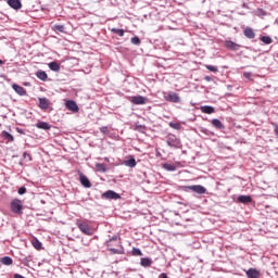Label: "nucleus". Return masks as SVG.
<instances>
[{
  "mask_svg": "<svg viewBox=\"0 0 278 278\" xmlns=\"http://www.w3.org/2000/svg\"><path fill=\"white\" fill-rule=\"evenodd\" d=\"M1 137L4 139V140H8V142H14V136H12V134L3 130L1 132Z\"/></svg>",
  "mask_w": 278,
  "mask_h": 278,
  "instance_id": "23",
  "label": "nucleus"
},
{
  "mask_svg": "<svg viewBox=\"0 0 278 278\" xmlns=\"http://www.w3.org/2000/svg\"><path fill=\"white\" fill-rule=\"evenodd\" d=\"M243 77H245V79H251V77H253V74L251 72H245L243 73Z\"/></svg>",
  "mask_w": 278,
  "mask_h": 278,
  "instance_id": "38",
  "label": "nucleus"
},
{
  "mask_svg": "<svg viewBox=\"0 0 278 278\" xmlns=\"http://www.w3.org/2000/svg\"><path fill=\"white\" fill-rule=\"evenodd\" d=\"M77 227L81 233H85V236H92L94 233L92 228H90V225H88L86 222H77Z\"/></svg>",
  "mask_w": 278,
  "mask_h": 278,
  "instance_id": "3",
  "label": "nucleus"
},
{
  "mask_svg": "<svg viewBox=\"0 0 278 278\" xmlns=\"http://www.w3.org/2000/svg\"><path fill=\"white\" fill-rule=\"evenodd\" d=\"M0 64H3V61H2V60H0Z\"/></svg>",
  "mask_w": 278,
  "mask_h": 278,
  "instance_id": "47",
  "label": "nucleus"
},
{
  "mask_svg": "<svg viewBox=\"0 0 278 278\" xmlns=\"http://www.w3.org/2000/svg\"><path fill=\"white\" fill-rule=\"evenodd\" d=\"M169 127H172V129H176L177 131H179V129H181V124L169 122Z\"/></svg>",
  "mask_w": 278,
  "mask_h": 278,
  "instance_id": "33",
  "label": "nucleus"
},
{
  "mask_svg": "<svg viewBox=\"0 0 278 278\" xmlns=\"http://www.w3.org/2000/svg\"><path fill=\"white\" fill-rule=\"evenodd\" d=\"M136 159L130 156L128 160L124 161V166H128V168H136Z\"/></svg>",
  "mask_w": 278,
  "mask_h": 278,
  "instance_id": "17",
  "label": "nucleus"
},
{
  "mask_svg": "<svg viewBox=\"0 0 278 278\" xmlns=\"http://www.w3.org/2000/svg\"><path fill=\"white\" fill-rule=\"evenodd\" d=\"M23 157H25V159L28 157V160H31V155H29V153H27V152H24Z\"/></svg>",
  "mask_w": 278,
  "mask_h": 278,
  "instance_id": "40",
  "label": "nucleus"
},
{
  "mask_svg": "<svg viewBox=\"0 0 278 278\" xmlns=\"http://www.w3.org/2000/svg\"><path fill=\"white\" fill-rule=\"evenodd\" d=\"M211 124L213 127H215V129H225V125H223V122H220L218 118H213Z\"/></svg>",
  "mask_w": 278,
  "mask_h": 278,
  "instance_id": "18",
  "label": "nucleus"
},
{
  "mask_svg": "<svg viewBox=\"0 0 278 278\" xmlns=\"http://www.w3.org/2000/svg\"><path fill=\"white\" fill-rule=\"evenodd\" d=\"M184 192H195L197 194H205L207 192V189L201 185H192V186H184L182 187Z\"/></svg>",
  "mask_w": 278,
  "mask_h": 278,
  "instance_id": "2",
  "label": "nucleus"
},
{
  "mask_svg": "<svg viewBox=\"0 0 278 278\" xmlns=\"http://www.w3.org/2000/svg\"><path fill=\"white\" fill-rule=\"evenodd\" d=\"M225 47H226V49H229L230 51H240L242 46H240L239 43H236L231 40H226Z\"/></svg>",
  "mask_w": 278,
  "mask_h": 278,
  "instance_id": "7",
  "label": "nucleus"
},
{
  "mask_svg": "<svg viewBox=\"0 0 278 278\" xmlns=\"http://www.w3.org/2000/svg\"><path fill=\"white\" fill-rule=\"evenodd\" d=\"M39 108L40 110H49V99L39 98Z\"/></svg>",
  "mask_w": 278,
  "mask_h": 278,
  "instance_id": "14",
  "label": "nucleus"
},
{
  "mask_svg": "<svg viewBox=\"0 0 278 278\" xmlns=\"http://www.w3.org/2000/svg\"><path fill=\"white\" fill-rule=\"evenodd\" d=\"M12 88L16 92V94H20V97H25L27 94V90H25L20 85L13 84Z\"/></svg>",
  "mask_w": 278,
  "mask_h": 278,
  "instance_id": "10",
  "label": "nucleus"
},
{
  "mask_svg": "<svg viewBox=\"0 0 278 278\" xmlns=\"http://www.w3.org/2000/svg\"><path fill=\"white\" fill-rule=\"evenodd\" d=\"M37 129H43V131H49L51 129V125L47 122H39L36 124Z\"/></svg>",
  "mask_w": 278,
  "mask_h": 278,
  "instance_id": "16",
  "label": "nucleus"
},
{
  "mask_svg": "<svg viewBox=\"0 0 278 278\" xmlns=\"http://www.w3.org/2000/svg\"><path fill=\"white\" fill-rule=\"evenodd\" d=\"M65 108L74 113L79 112V106L77 105V102H75L74 100H67L65 103Z\"/></svg>",
  "mask_w": 278,
  "mask_h": 278,
  "instance_id": "6",
  "label": "nucleus"
},
{
  "mask_svg": "<svg viewBox=\"0 0 278 278\" xmlns=\"http://www.w3.org/2000/svg\"><path fill=\"white\" fill-rule=\"evenodd\" d=\"M31 244L37 251H40V249H42V243L40 242V240H38V238H34L31 240Z\"/></svg>",
  "mask_w": 278,
  "mask_h": 278,
  "instance_id": "29",
  "label": "nucleus"
},
{
  "mask_svg": "<svg viewBox=\"0 0 278 278\" xmlns=\"http://www.w3.org/2000/svg\"><path fill=\"white\" fill-rule=\"evenodd\" d=\"M153 264V261L149 257H142L140 260V265L143 266V268H149Z\"/></svg>",
  "mask_w": 278,
  "mask_h": 278,
  "instance_id": "20",
  "label": "nucleus"
},
{
  "mask_svg": "<svg viewBox=\"0 0 278 278\" xmlns=\"http://www.w3.org/2000/svg\"><path fill=\"white\" fill-rule=\"evenodd\" d=\"M102 199H108L109 201H118L121 199V194L116 191L108 190L102 194Z\"/></svg>",
  "mask_w": 278,
  "mask_h": 278,
  "instance_id": "5",
  "label": "nucleus"
},
{
  "mask_svg": "<svg viewBox=\"0 0 278 278\" xmlns=\"http://www.w3.org/2000/svg\"><path fill=\"white\" fill-rule=\"evenodd\" d=\"M167 101H170L172 103H181V98L178 93L172 92L167 96Z\"/></svg>",
  "mask_w": 278,
  "mask_h": 278,
  "instance_id": "9",
  "label": "nucleus"
},
{
  "mask_svg": "<svg viewBox=\"0 0 278 278\" xmlns=\"http://www.w3.org/2000/svg\"><path fill=\"white\" fill-rule=\"evenodd\" d=\"M36 77L38 78V79H40L41 81H47V79H48V75H47V72H45V71H42V70H39V71H37V73H36Z\"/></svg>",
  "mask_w": 278,
  "mask_h": 278,
  "instance_id": "19",
  "label": "nucleus"
},
{
  "mask_svg": "<svg viewBox=\"0 0 278 278\" xmlns=\"http://www.w3.org/2000/svg\"><path fill=\"white\" fill-rule=\"evenodd\" d=\"M247 276H248L249 278H260V271H257V269L250 268V269L247 271Z\"/></svg>",
  "mask_w": 278,
  "mask_h": 278,
  "instance_id": "25",
  "label": "nucleus"
},
{
  "mask_svg": "<svg viewBox=\"0 0 278 278\" xmlns=\"http://www.w3.org/2000/svg\"><path fill=\"white\" fill-rule=\"evenodd\" d=\"M156 155H161L160 152H157Z\"/></svg>",
  "mask_w": 278,
  "mask_h": 278,
  "instance_id": "48",
  "label": "nucleus"
},
{
  "mask_svg": "<svg viewBox=\"0 0 278 278\" xmlns=\"http://www.w3.org/2000/svg\"><path fill=\"white\" fill-rule=\"evenodd\" d=\"M205 81H212V78L210 76L204 77Z\"/></svg>",
  "mask_w": 278,
  "mask_h": 278,
  "instance_id": "42",
  "label": "nucleus"
},
{
  "mask_svg": "<svg viewBox=\"0 0 278 278\" xmlns=\"http://www.w3.org/2000/svg\"><path fill=\"white\" fill-rule=\"evenodd\" d=\"M80 184L84 186V188H92V184L90 182V179L87 178L86 175L80 174Z\"/></svg>",
  "mask_w": 278,
  "mask_h": 278,
  "instance_id": "12",
  "label": "nucleus"
},
{
  "mask_svg": "<svg viewBox=\"0 0 278 278\" xmlns=\"http://www.w3.org/2000/svg\"><path fill=\"white\" fill-rule=\"evenodd\" d=\"M50 71H53L54 73H60V65L58 62L53 61L48 64Z\"/></svg>",
  "mask_w": 278,
  "mask_h": 278,
  "instance_id": "26",
  "label": "nucleus"
},
{
  "mask_svg": "<svg viewBox=\"0 0 278 278\" xmlns=\"http://www.w3.org/2000/svg\"><path fill=\"white\" fill-rule=\"evenodd\" d=\"M159 278H168V275L166 273H162L159 275Z\"/></svg>",
  "mask_w": 278,
  "mask_h": 278,
  "instance_id": "41",
  "label": "nucleus"
},
{
  "mask_svg": "<svg viewBox=\"0 0 278 278\" xmlns=\"http://www.w3.org/2000/svg\"><path fill=\"white\" fill-rule=\"evenodd\" d=\"M8 5H10V8L13 10H21L23 8L21 0H8Z\"/></svg>",
  "mask_w": 278,
  "mask_h": 278,
  "instance_id": "8",
  "label": "nucleus"
},
{
  "mask_svg": "<svg viewBox=\"0 0 278 278\" xmlns=\"http://www.w3.org/2000/svg\"><path fill=\"white\" fill-rule=\"evenodd\" d=\"M245 38H249L250 40H253L255 38V31L251 27H247L243 31Z\"/></svg>",
  "mask_w": 278,
  "mask_h": 278,
  "instance_id": "13",
  "label": "nucleus"
},
{
  "mask_svg": "<svg viewBox=\"0 0 278 278\" xmlns=\"http://www.w3.org/2000/svg\"><path fill=\"white\" fill-rule=\"evenodd\" d=\"M96 170L98 173H108V166H105V164H103V163H97Z\"/></svg>",
  "mask_w": 278,
  "mask_h": 278,
  "instance_id": "27",
  "label": "nucleus"
},
{
  "mask_svg": "<svg viewBox=\"0 0 278 278\" xmlns=\"http://www.w3.org/2000/svg\"><path fill=\"white\" fill-rule=\"evenodd\" d=\"M163 168H164V170H167L168 173H175V170H177V166H175L174 164H170V163L163 164Z\"/></svg>",
  "mask_w": 278,
  "mask_h": 278,
  "instance_id": "24",
  "label": "nucleus"
},
{
  "mask_svg": "<svg viewBox=\"0 0 278 278\" xmlns=\"http://www.w3.org/2000/svg\"><path fill=\"white\" fill-rule=\"evenodd\" d=\"M207 71H210L211 73H218V67L214 66V65H206Z\"/></svg>",
  "mask_w": 278,
  "mask_h": 278,
  "instance_id": "35",
  "label": "nucleus"
},
{
  "mask_svg": "<svg viewBox=\"0 0 278 278\" xmlns=\"http://www.w3.org/2000/svg\"><path fill=\"white\" fill-rule=\"evenodd\" d=\"M1 264H3L4 266H12L13 264V260L12 257L10 256H3L1 260H0Z\"/></svg>",
  "mask_w": 278,
  "mask_h": 278,
  "instance_id": "28",
  "label": "nucleus"
},
{
  "mask_svg": "<svg viewBox=\"0 0 278 278\" xmlns=\"http://www.w3.org/2000/svg\"><path fill=\"white\" fill-rule=\"evenodd\" d=\"M52 30H54L55 34H65L66 27L64 25L55 24L52 26Z\"/></svg>",
  "mask_w": 278,
  "mask_h": 278,
  "instance_id": "15",
  "label": "nucleus"
},
{
  "mask_svg": "<svg viewBox=\"0 0 278 278\" xmlns=\"http://www.w3.org/2000/svg\"><path fill=\"white\" fill-rule=\"evenodd\" d=\"M132 103H135V105H144L147 103V98L142 96L132 97Z\"/></svg>",
  "mask_w": 278,
  "mask_h": 278,
  "instance_id": "11",
  "label": "nucleus"
},
{
  "mask_svg": "<svg viewBox=\"0 0 278 278\" xmlns=\"http://www.w3.org/2000/svg\"><path fill=\"white\" fill-rule=\"evenodd\" d=\"M228 90H231V86H228Z\"/></svg>",
  "mask_w": 278,
  "mask_h": 278,
  "instance_id": "46",
  "label": "nucleus"
},
{
  "mask_svg": "<svg viewBox=\"0 0 278 278\" xmlns=\"http://www.w3.org/2000/svg\"><path fill=\"white\" fill-rule=\"evenodd\" d=\"M131 255H134L135 257H140L142 256V250L138 248H134L131 251Z\"/></svg>",
  "mask_w": 278,
  "mask_h": 278,
  "instance_id": "31",
  "label": "nucleus"
},
{
  "mask_svg": "<svg viewBox=\"0 0 278 278\" xmlns=\"http://www.w3.org/2000/svg\"><path fill=\"white\" fill-rule=\"evenodd\" d=\"M131 45H140V38L138 36H135L130 39Z\"/></svg>",
  "mask_w": 278,
  "mask_h": 278,
  "instance_id": "36",
  "label": "nucleus"
},
{
  "mask_svg": "<svg viewBox=\"0 0 278 278\" xmlns=\"http://www.w3.org/2000/svg\"><path fill=\"white\" fill-rule=\"evenodd\" d=\"M116 240H118V237H116V236L111 238V241H116Z\"/></svg>",
  "mask_w": 278,
  "mask_h": 278,
  "instance_id": "43",
  "label": "nucleus"
},
{
  "mask_svg": "<svg viewBox=\"0 0 278 278\" xmlns=\"http://www.w3.org/2000/svg\"><path fill=\"white\" fill-rule=\"evenodd\" d=\"M11 210L14 214H22L23 213V204L21 200L15 199L11 202Z\"/></svg>",
  "mask_w": 278,
  "mask_h": 278,
  "instance_id": "4",
  "label": "nucleus"
},
{
  "mask_svg": "<svg viewBox=\"0 0 278 278\" xmlns=\"http://www.w3.org/2000/svg\"><path fill=\"white\" fill-rule=\"evenodd\" d=\"M201 112H203V114H214L215 109L212 105H204L201 106Z\"/></svg>",
  "mask_w": 278,
  "mask_h": 278,
  "instance_id": "21",
  "label": "nucleus"
},
{
  "mask_svg": "<svg viewBox=\"0 0 278 278\" xmlns=\"http://www.w3.org/2000/svg\"><path fill=\"white\" fill-rule=\"evenodd\" d=\"M238 201L239 203H251L253 201V198H251V195H239L238 197Z\"/></svg>",
  "mask_w": 278,
  "mask_h": 278,
  "instance_id": "22",
  "label": "nucleus"
},
{
  "mask_svg": "<svg viewBox=\"0 0 278 278\" xmlns=\"http://www.w3.org/2000/svg\"><path fill=\"white\" fill-rule=\"evenodd\" d=\"M111 31H112V34H117V36H121V38H123V36H125V30L121 29V28H112Z\"/></svg>",
  "mask_w": 278,
  "mask_h": 278,
  "instance_id": "30",
  "label": "nucleus"
},
{
  "mask_svg": "<svg viewBox=\"0 0 278 278\" xmlns=\"http://www.w3.org/2000/svg\"><path fill=\"white\" fill-rule=\"evenodd\" d=\"M166 144L168 147H172L173 149H181L182 144H181V140L179 138H177V136L169 134L166 137Z\"/></svg>",
  "mask_w": 278,
  "mask_h": 278,
  "instance_id": "1",
  "label": "nucleus"
},
{
  "mask_svg": "<svg viewBox=\"0 0 278 278\" xmlns=\"http://www.w3.org/2000/svg\"><path fill=\"white\" fill-rule=\"evenodd\" d=\"M261 40L264 42V45H271L273 43V38L269 36H262Z\"/></svg>",
  "mask_w": 278,
  "mask_h": 278,
  "instance_id": "32",
  "label": "nucleus"
},
{
  "mask_svg": "<svg viewBox=\"0 0 278 278\" xmlns=\"http://www.w3.org/2000/svg\"><path fill=\"white\" fill-rule=\"evenodd\" d=\"M104 161H105V162H110V159H109V157H104Z\"/></svg>",
  "mask_w": 278,
  "mask_h": 278,
  "instance_id": "44",
  "label": "nucleus"
},
{
  "mask_svg": "<svg viewBox=\"0 0 278 278\" xmlns=\"http://www.w3.org/2000/svg\"><path fill=\"white\" fill-rule=\"evenodd\" d=\"M110 251L112 255H123V250L111 248Z\"/></svg>",
  "mask_w": 278,
  "mask_h": 278,
  "instance_id": "34",
  "label": "nucleus"
},
{
  "mask_svg": "<svg viewBox=\"0 0 278 278\" xmlns=\"http://www.w3.org/2000/svg\"><path fill=\"white\" fill-rule=\"evenodd\" d=\"M17 131H18L20 134H23V130H22V129H18V128H17Z\"/></svg>",
  "mask_w": 278,
  "mask_h": 278,
  "instance_id": "45",
  "label": "nucleus"
},
{
  "mask_svg": "<svg viewBox=\"0 0 278 278\" xmlns=\"http://www.w3.org/2000/svg\"><path fill=\"white\" fill-rule=\"evenodd\" d=\"M26 192H27V188H25V187H21V188L17 190V193L21 194V195L25 194Z\"/></svg>",
  "mask_w": 278,
  "mask_h": 278,
  "instance_id": "37",
  "label": "nucleus"
},
{
  "mask_svg": "<svg viewBox=\"0 0 278 278\" xmlns=\"http://www.w3.org/2000/svg\"><path fill=\"white\" fill-rule=\"evenodd\" d=\"M101 134H108V127L100 128Z\"/></svg>",
  "mask_w": 278,
  "mask_h": 278,
  "instance_id": "39",
  "label": "nucleus"
}]
</instances>
